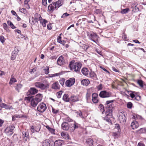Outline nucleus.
<instances>
[{
  "instance_id": "52",
  "label": "nucleus",
  "mask_w": 146,
  "mask_h": 146,
  "mask_svg": "<svg viewBox=\"0 0 146 146\" xmlns=\"http://www.w3.org/2000/svg\"><path fill=\"white\" fill-rule=\"evenodd\" d=\"M59 81L60 84L62 86L64 84L65 79L64 78L61 79Z\"/></svg>"
},
{
  "instance_id": "45",
  "label": "nucleus",
  "mask_w": 146,
  "mask_h": 146,
  "mask_svg": "<svg viewBox=\"0 0 146 146\" xmlns=\"http://www.w3.org/2000/svg\"><path fill=\"white\" fill-rule=\"evenodd\" d=\"M62 92L61 91L58 92L56 94V96L58 98H61V96L62 94Z\"/></svg>"
},
{
  "instance_id": "64",
  "label": "nucleus",
  "mask_w": 146,
  "mask_h": 146,
  "mask_svg": "<svg viewBox=\"0 0 146 146\" xmlns=\"http://www.w3.org/2000/svg\"><path fill=\"white\" fill-rule=\"evenodd\" d=\"M3 27L4 29L6 30L7 28V25L5 23H3Z\"/></svg>"
},
{
  "instance_id": "24",
  "label": "nucleus",
  "mask_w": 146,
  "mask_h": 146,
  "mask_svg": "<svg viewBox=\"0 0 146 146\" xmlns=\"http://www.w3.org/2000/svg\"><path fill=\"white\" fill-rule=\"evenodd\" d=\"M22 117H27L26 116H25L22 115L16 114L12 116V120L13 121H14L16 118H20Z\"/></svg>"
},
{
  "instance_id": "3",
  "label": "nucleus",
  "mask_w": 146,
  "mask_h": 146,
  "mask_svg": "<svg viewBox=\"0 0 146 146\" xmlns=\"http://www.w3.org/2000/svg\"><path fill=\"white\" fill-rule=\"evenodd\" d=\"M74 62L73 60L70 62L69 67L71 70L73 69L75 72H78L82 66V64L80 62L74 63Z\"/></svg>"
},
{
  "instance_id": "26",
  "label": "nucleus",
  "mask_w": 146,
  "mask_h": 146,
  "mask_svg": "<svg viewBox=\"0 0 146 146\" xmlns=\"http://www.w3.org/2000/svg\"><path fill=\"white\" fill-rule=\"evenodd\" d=\"M34 18L36 19L37 21H40L42 20V18L40 15L37 13L35 14Z\"/></svg>"
},
{
  "instance_id": "35",
  "label": "nucleus",
  "mask_w": 146,
  "mask_h": 146,
  "mask_svg": "<svg viewBox=\"0 0 146 146\" xmlns=\"http://www.w3.org/2000/svg\"><path fill=\"white\" fill-rule=\"evenodd\" d=\"M15 51H13L12 53V55L11 57V59L12 60H13L15 59L17 55V53H15Z\"/></svg>"
},
{
  "instance_id": "62",
  "label": "nucleus",
  "mask_w": 146,
  "mask_h": 146,
  "mask_svg": "<svg viewBox=\"0 0 146 146\" xmlns=\"http://www.w3.org/2000/svg\"><path fill=\"white\" fill-rule=\"evenodd\" d=\"M10 26L13 29H14L16 28V27H15L13 23L11 22L10 23Z\"/></svg>"
},
{
  "instance_id": "18",
  "label": "nucleus",
  "mask_w": 146,
  "mask_h": 146,
  "mask_svg": "<svg viewBox=\"0 0 146 146\" xmlns=\"http://www.w3.org/2000/svg\"><path fill=\"white\" fill-rule=\"evenodd\" d=\"M42 146H52V144L50 143V141L48 139H46L43 141L42 143Z\"/></svg>"
},
{
  "instance_id": "29",
  "label": "nucleus",
  "mask_w": 146,
  "mask_h": 146,
  "mask_svg": "<svg viewBox=\"0 0 146 146\" xmlns=\"http://www.w3.org/2000/svg\"><path fill=\"white\" fill-rule=\"evenodd\" d=\"M61 38L60 36H58L57 38V42L64 45L65 44L66 42L64 40H61Z\"/></svg>"
},
{
  "instance_id": "25",
  "label": "nucleus",
  "mask_w": 146,
  "mask_h": 146,
  "mask_svg": "<svg viewBox=\"0 0 146 146\" xmlns=\"http://www.w3.org/2000/svg\"><path fill=\"white\" fill-rule=\"evenodd\" d=\"M131 126L133 129L137 128L138 126V123L136 121L133 122L131 124Z\"/></svg>"
},
{
  "instance_id": "23",
  "label": "nucleus",
  "mask_w": 146,
  "mask_h": 146,
  "mask_svg": "<svg viewBox=\"0 0 146 146\" xmlns=\"http://www.w3.org/2000/svg\"><path fill=\"white\" fill-rule=\"evenodd\" d=\"M90 82L88 79H84L81 81V84L84 86H86L90 84Z\"/></svg>"
},
{
  "instance_id": "48",
  "label": "nucleus",
  "mask_w": 146,
  "mask_h": 146,
  "mask_svg": "<svg viewBox=\"0 0 146 146\" xmlns=\"http://www.w3.org/2000/svg\"><path fill=\"white\" fill-rule=\"evenodd\" d=\"M132 104L131 102H129L127 104V107L128 108L131 109L132 106Z\"/></svg>"
},
{
  "instance_id": "33",
  "label": "nucleus",
  "mask_w": 146,
  "mask_h": 146,
  "mask_svg": "<svg viewBox=\"0 0 146 146\" xmlns=\"http://www.w3.org/2000/svg\"><path fill=\"white\" fill-rule=\"evenodd\" d=\"M115 130L117 132L119 133L120 131V129L119 125L118 124H116L115 125Z\"/></svg>"
},
{
  "instance_id": "55",
  "label": "nucleus",
  "mask_w": 146,
  "mask_h": 146,
  "mask_svg": "<svg viewBox=\"0 0 146 146\" xmlns=\"http://www.w3.org/2000/svg\"><path fill=\"white\" fill-rule=\"evenodd\" d=\"M65 121H68L69 122H71L72 120L68 117H66L64 118Z\"/></svg>"
},
{
  "instance_id": "37",
  "label": "nucleus",
  "mask_w": 146,
  "mask_h": 146,
  "mask_svg": "<svg viewBox=\"0 0 146 146\" xmlns=\"http://www.w3.org/2000/svg\"><path fill=\"white\" fill-rule=\"evenodd\" d=\"M17 80L13 76H11L10 80V84H12L13 83L17 82Z\"/></svg>"
},
{
  "instance_id": "28",
  "label": "nucleus",
  "mask_w": 146,
  "mask_h": 146,
  "mask_svg": "<svg viewBox=\"0 0 146 146\" xmlns=\"http://www.w3.org/2000/svg\"><path fill=\"white\" fill-rule=\"evenodd\" d=\"M137 83L141 88H143L144 85H145L144 82L141 80H137Z\"/></svg>"
},
{
  "instance_id": "54",
  "label": "nucleus",
  "mask_w": 146,
  "mask_h": 146,
  "mask_svg": "<svg viewBox=\"0 0 146 146\" xmlns=\"http://www.w3.org/2000/svg\"><path fill=\"white\" fill-rule=\"evenodd\" d=\"M91 94L88 92L86 93V98L87 100L90 99Z\"/></svg>"
},
{
  "instance_id": "57",
  "label": "nucleus",
  "mask_w": 146,
  "mask_h": 146,
  "mask_svg": "<svg viewBox=\"0 0 146 146\" xmlns=\"http://www.w3.org/2000/svg\"><path fill=\"white\" fill-rule=\"evenodd\" d=\"M78 115L80 117L82 118H83V117L82 116V113L81 111H79L77 112Z\"/></svg>"
},
{
  "instance_id": "38",
  "label": "nucleus",
  "mask_w": 146,
  "mask_h": 146,
  "mask_svg": "<svg viewBox=\"0 0 146 146\" xmlns=\"http://www.w3.org/2000/svg\"><path fill=\"white\" fill-rule=\"evenodd\" d=\"M36 22L37 21L33 17L29 19V22L32 25H34Z\"/></svg>"
},
{
  "instance_id": "63",
  "label": "nucleus",
  "mask_w": 146,
  "mask_h": 146,
  "mask_svg": "<svg viewBox=\"0 0 146 146\" xmlns=\"http://www.w3.org/2000/svg\"><path fill=\"white\" fill-rule=\"evenodd\" d=\"M69 14H68L67 13H64L62 15V18H64L67 17L68 16Z\"/></svg>"
},
{
  "instance_id": "4",
  "label": "nucleus",
  "mask_w": 146,
  "mask_h": 146,
  "mask_svg": "<svg viewBox=\"0 0 146 146\" xmlns=\"http://www.w3.org/2000/svg\"><path fill=\"white\" fill-rule=\"evenodd\" d=\"M87 34L90 39L97 44L99 37L96 33L93 32H87Z\"/></svg>"
},
{
  "instance_id": "43",
  "label": "nucleus",
  "mask_w": 146,
  "mask_h": 146,
  "mask_svg": "<svg viewBox=\"0 0 146 146\" xmlns=\"http://www.w3.org/2000/svg\"><path fill=\"white\" fill-rule=\"evenodd\" d=\"M81 47H82V49L86 51L87 49L89 46L88 45L85 44H83L81 46Z\"/></svg>"
},
{
  "instance_id": "40",
  "label": "nucleus",
  "mask_w": 146,
  "mask_h": 146,
  "mask_svg": "<svg viewBox=\"0 0 146 146\" xmlns=\"http://www.w3.org/2000/svg\"><path fill=\"white\" fill-rule=\"evenodd\" d=\"M40 128L38 130H36L34 127L33 126H31L30 127V129L32 132L34 133L35 131L38 132L40 130Z\"/></svg>"
},
{
  "instance_id": "7",
  "label": "nucleus",
  "mask_w": 146,
  "mask_h": 146,
  "mask_svg": "<svg viewBox=\"0 0 146 146\" xmlns=\"http://www.w3.org/2000/svg\"><path fill=\"white\" fill-rule=\"evenodd\" d=\"M99 96L101 98H107L110 97L111 96V93L108 91L103 90L100 92Z\"/></svg>"
},
{
  "instance_id": "14",
  "label": "nucleus",
  "mask_w": 146,
  "mask_h": 146,
  "mask_svg": "<svg viewBox=\"0 0 146 146\" xmlns=\"http://www.w3.org/2000/svg\"><path fill=\"white\" fill-rule=\"evenodd\" d=\"M118 119L121 123H124L126 121V117L124 114H122L119 117Z\"/></svg>"
},
{
  "instance_id": "46",
  "label": "nucleus",
  "mask_w": 146,
  "mask_h": 146,
  "mask_svg": "<svg viewBox=\"0 0 146 146\" xmlns=\"http://www.w3.org/2000/svg\"><path fill=\"white\" fill-rule=\"evenodd\" d=\"M122 38L125 41H127L128 40V38L127 37L126 34L123 33L122 35Z\"/></svg>"
},
{
  "instance_id": "49",
  "label": "nucleus",
  "mask_w": 146,
  "mask_h": 146,
  "mask_svg": "<svg viewBox=\"0 0 146 146\" xmlns=\"http://www.w3.org/2000/svg\"><path fill=\"white\" fill-rule=\"evenodd\" d=\"M97 88L98 90H102L103 88L102 84H100L97 87Z\"/></svg>"
},
{
  "instance_id": "10",
  "label": "nucleus",
  "mask_w": 146,
  "mask_h": 146,
  "mask_svg": "<svg viewBox=\"0 0 146 146\" xmlns=\"http://www.w3.org/2000/svg\"><path fill=\"white\" fill-rule=\"evenodd\" d=\"M75 82V79L74 78H70L66 81L65 84L66 86L69 87L74 85Z\"/></svg>"
},
{
  "instance_id": "19",
  "label": "nucleus",
  "mask_w": 146,
  "mask_h": 146,
  "mask_svg": "<svg viewBox=\"0 0 146 146\" xmlns=\"http://www.w3.org/2000/svg\"><path fill=\"white\" fill-rule=\"evenodd\" d=\"M42 98V95L40 94H38L36 95L35 99L38 102H40Z\"/></svg>"
},
{
  "instance_id": "30",
  "label": "nucleus",
  "mask_w": 146,
  "mask_h": 146,
  "mask_svg": "<svg viewBox=\"0 0 146 146\" xmlns=\"http://www.w3.org/2000/svg\"><path fill=\"white\" fill-rule=\"evenodd\" d=\"M63 100L66 102H68L70 101V98H68V95L65 94L63 96Z\"/></svg>"
},
{
  "instance_id": "1",
  "label": "nucleus",
  "mask_w": 146,
  "mask_h": 146,
  "mask_svg": "<svg viewBox=\"0 0 146 146\" xmlns=\"http://www.w3.org/2000/svg\"><path fill=\"white\" fill-rule=\"evenodd\" d=\"M114 100L107 101L106 102V110L105 114L106 115L105 117H103V119L107 122L110 121V118L112 116L113 110L114 107V105L111 103L113 102Z\"/></svg>"
},
{
  "instance_id": "44",
  "label": "nucleus",
  "mask_w": 146,
  "mask_h": 146,
  "mask_svg": "<svg viewBox=\"0 0 146 146\" xmlns=\"http://www.w3.org/2000/svg\"><path fill=\"white\" fill-rule=\"evenodd\" d=\"M40 22L43 27H45L46 26V24L48 22V21L45 19H44L43 22Z\"/></svg>"
},
{
  "instance_id": "2",
  "label": "nucleus",
  "mask_w": 146,
  "mask_h": 146,
  "mask_svg": "<svg viewBox=\"0 0 146 146\" xmlns=\"http://www.w3.org/2000/svg\"><path fill=\"white\" fill-rule=\"evenodd\" d=\"M80 126V125L75 122L72 124L64 122L61 125L62 127L64 130L67 131L69 129L71 132H73L76 129L78 128Z\"/></svg>"
},
{
  "instance_id": "59",
  "label": "nucleus",
  "mask_w": 146,
  "mask_h": 146,
  "mask_svg": "<svg viewBox=\"0 0 146 146\" xmlns=\"http://www.w3.org/2000/svg\"><path fill=\"white\" fill-rule=\"evenodd\" d=\"M30 1V0H25L24 1V4L25 5H27V6H28L29 8H30V7H29V5L28 4V3Z\"/></svg>"
},
{
  "instance_id": "53",
  "label": "nucleus",
  "mask_w": 146,
  "mask_h": 146,
  "mask_svg": "<svg viewBox=\"0 0 146 146\" xmlns=\"http://www.w3.org/2000/svg\"><path fill=\"white\" fill-rule=\"evenodd\" d=\"M58 110H56L55 109H54L53 108H52V112L54 114H56L58 113Z\"/></svg>"
},
{
  "instance_id": "50",
  "label": "nucleus",
  "mask_w": 146,
  "mask_h": 146,
  "mask_svg": "<svg viewBox=\"0 0 146 146\" xmlns=\"http://www.w3.org/2000/svg\"><path fill=\"white\" fill-rule=\"evenodd\" d=\"M22 133L23 134V137H26L27 138L28 137V134L27 133L26 131H23L22 132Z\"/></svg>"
},
{
  "instance_id": "41",
  "label": "nucleus",
  "mask_w": 146,
  "mask_h": 146,
  "mask_svg": "<svg viewBox=\"0 0 146 146\" xmlns=\"http://www.w3.org/2000/svg\"><path fill=\"white\" fill-rule=\"evenodd\" d=\"M129 10V9L128 8H127L125 9H123L121 11V13L122 14H124L127 13Z\"/></svg>"
},
{
  "instance_id": "13",
  "label": "nucleus",
  "mask_w": 146,
  "mask_h": 146,
  "mask_svg": "<svg viewBox=\"0 0 146 146\" xmlns=\"http://www.w3.org/2000/svg\"><path fill=\"white\" fill-rule=\"evenodd\" d=\"M64 143L63 140H62L58 139L56 140L54 142V146H60L62 145Z\"/></svg>"
},
{
  "instance_id": "60",
  "label": "nucleus",
  "mask_w": 146,
  "mask_h": 146,
  "mask_svg": "<svg viewBox=\"0 0 146 146\" xmlns=\"http://www.w3.org/2000/svg\"><path fill=\"white\" fill-rule=\"evenodd\" d=\"M42 4L45 6H46L47 3V0H42Z\"/></svg>"
},
{
  "instance_id": "16",
  "label": "nucleus",
  "mask_w": 146,
  "mask_h": 146,
  "mask_svg": "<svg viewBox=\"0 0 146 146\" xmlns=\"http://www.w3.org/2000/svg\"><path fill=\"white\" fill-rule=\"evenodd\" d=\"M79 101L78 96H72L70 98V101L72 102H76Z\"/></svg>"
},
{
  "instance_id": "22",
  "label": "nucleus",
  "mask_w": 146,
  "mask_h": 146,
  "mask_svg": "<svg viewBox=\"0 0 146 146\" xmlns=\"http://www.w3.org/2000/svg\"><path fill=\"white\" fill-rule=\"evenodd\" d=\"M89 75L91 78L95 80H97V76L94 72H90Z\"/></svg>"
},
{
  "instance_id": "51",
  "label": "nucleus",
  "mask_w": 146,
  "mask_h": 146,
  "mask_svg": "<svg viewBox=\"0 0 146 146\" xmlns=\"http://www.w3.org/2000/svg\"><path fill=\"white\" fill-rule=\"evenodd\" d=\"M22 86L21 84H17L16 87V89L17 90L19 91V89L21 88Z\"/></svg>"
},
{
  "instance_id": "11",
  "label": "nucleus",
  "mask_w": 146,
  "mask_h": 146,
  "mask_svg": "<svg viewBox=\"0 0 146 146\" xmlns=\"http://www.w3.org/2000/svg\"><path fill=\"white\" fill-rule=\"evenodd\" d=\"M38 92V90L35 88H31L28 92L27 93V96L30 95H34Z\"/></svg>"
},
{
  "instance_id": "61",
  "label": "nucleus",
  "mask_w": 146,
  "mask_h": 146,
  "mask_svg": "<svg viewBox=\"0 0 146 146\" xmlns=\"http://www.w3.org/2000/svg\"><path fill=\"white\" fill-rule=\"evenodd\" d=\"M51 24H49L47 25V29L48 30H50L52 29V27H51Z\"/></svg>"
},
{
  "instance_id": "8",
  "label": "nucleus",
  "mask_w": 146,
  "mask_h": 146,
  "mask_svg": "<svg viewBox=\"0 0 146 146\" xmlns=\"http://www.w3.org/2000/svg\"><path fill=\"white\" fill-rule=\"evenodd\" d=\"M46 109V105L44 103L40 104L37 108V110L40 112H43Z\"/></svg>"
},
{
  "instance_id": "6",
  "label": "nucleus",
  "mask_w": 146,
  "mask_h": 146,
  "mask_svg": "<svg viewBox=\"0 0 146 146\" xmlns=\"http://www.w3.org/2000/svg\"><path fill=\"white\" fill-rule=\"evenodd\" d=\"M31 96H29L25 98V100H27L28 101H31V105L33 107H36L38 104L39 102L37 101L35 98H33Z\"/></svg>"
},
{
  "instance_id": "17",
  "label": "nucleus",
  "mask_w": 146,
  "mask_h": 146,
  "mask_svg": "<svg viewBox=\"0 0 146 146\" xmlns=\"http://www.w3.org/2000/svg\"><path fill=\"white\" fill-rule=\"evenodd\" d=\"M92 101L94 103H96L98 102V100L97 99L98 94L96 93H94L92 94Z\"/></svg>"
},
{
  "instance_id": "42",
  "label": "nucleus",
  "mask_w": 146,
  "mask_h": 146,
  "mask_svg": "<svg viewBox=\"0 0 146 146\" xmlns=\"http://www.w3.org/2000/svg\"><path fill=\"white\" fill-rule=\"evenodd\" d=\"M49 67L48 66H46L45 67V68L44 69L45 74H48L49 73Z\"/></svg>"
},
{
  "instance_id": "31",
  "label": "nucleus",
  "mask_w": 146,
  "mask_h": 146,
  "mask_svg": "<svg viewBox=\"0 0 146 146\" xmlns=\"http://www.w3.org/2000/svg\"><path fill=\"white\" fill-rule=\"evenodd\" d=\"M61 135L63 138L65 139H68L69 138V135L68 134L64 132H62Z\"/></svg>"
},
{
  "instance_id": "32",
  "label": "nucleus",
  "mask_w": 146,
  "mask_h": 146,
  "mask_svg": "<svg viewBox=\"0 0 146 146\" xmlns=\"http://www.w3.org/2000/svg\"><path fill=\"white\" fill-rule=\"evenodd\" d=\"M86 142L90 146H92L93 144V141L91 138H88L87 139Z\"/></svg>"
},
{
  "instance_id": "36",
  "label": "nucleus",
  "mask_w": 146,
  "mask_h": 146,
  "mask_svg": "<svg viewBox=\"0 0 146 146\" xmlns=\"http://www.w3.org/2000/svg\"><path fill=\"white\" fill-rule=\"evenodd\" d=\"M46 127L48 131L54 134L55 130L54 129L50 128L48 125H47Z\"/></svg>"
},
{
  "instance_id": "47",
  "label": "nucleus",
  "mask_w": 146,
  "mask_h": 146,
  "mask_svg": "<svg viewBox=\"0 0 146 146\" xmlns=\"http://www.w3.org/2000/svg\"><path fill=\"white\" fill-rule=\"evenodd\" d=\"M10 128V132H11V133H10V134H12L13 133V131L15 129V128L14 126L11 125Z\"/></svg>"
},
{
  "instance_id": "21",
  "label": "nucleus",
  "mask_w": 146,
  "mask_h": 146,
  "mask_svg": "<svg viewBox=\"0 0 146 146\" xmlns=\"http://www.w3.org/2000/svg\"><path fill=\"white\" fill-rule=\"evenodd\" d=\"M52 88L54 89H58L60 88V86L58 83V82H56L52 84Z\"/></svg>"
},
{
  "instance_id": "5",
  "label": "nucleus",
  "mask_w": 146,
  "mask_h": 146,
  "mask_svg": "<svg viewBox=\"0 0 146 146\" xmlns=\"http://www.w3.org/2000/svg\"><path fill=\"white\" fill-rule=\"evenodd\" d=\"M35 86L42 90H44L48 88L49 87V84L46 81L45 84L40 82H36L35 83Z\"/></svg>"
},
{
  "instance_id": "56",
  "label": "nucleus",
  "mask_w": 146,
  "mask_h": 146,
  "mask_svg": "<svg viewBox=\"0 0 146 146\" xmlns=\"http://www.w3.org/2000/svg\"><path fill=\"white\" fill-rule=\"evenodd\" d=\"M4 38L3 36H0V41H1L2 43H3L4 42Z\"/></svg>"
},
{
  "instance_id": "39",
  "label": "nucleus",
  "mask_w": 146,
  "mask_h": 146,
  "mask_svg": "<svg viewBox=\"0 0 146 146\" xmlns=\"http://www.w3.org/2000/svg\"><path fill=\"white\" fill-rule=\"evenodd\" d=\"M61 74L60 73H56L54 74H49V78L54 77L56 76H59Z\"/></svg>"
},
{
  "instance_id": "34",
  "label": "nucleus",
  "mask_w": 146,
  "mask_h": 146,
  "mask_svg": "<svg viewBox=\"0 0 146 146\" xmlns=\"http://www.w3.org/2000/svg\"><path fill=\"white\" fill-rule=\"evenodd\" d=\"M137 132L139 133H145L146 132V127L141 128L137 131Z\"/></svg>"
},
{
  "instance_id": "58",
  "label": "nucleus",
  "mask_w": 146,
  "mask_h": 146,
  "mask_svg": "<svg viewBox=\"0 0 146 146\" xmlns=\"http://www.w3.org/2000/svg\"><path fill=\"white\" fill-rule=\"evenodd\" d=\"M17 137L15 135H14L11 138V139H12V141H14L15 140L17 139ZM12 141V140H11Z\"/></svg>"
},
{
  "instance_id": "9",
  "label": "nucleus",
  "mask_w": 146,
  "mask_h": 146,
  "mask_svg": "<svg viewBox=\"0 0 146 146\" xmlns=\"http://www.w3.org/2000/svg\"><path fill=\"white\" fill-rule=\"evenodd\" d=\"M127 92H131L129 95L131 98H135V99L137 100H140L141 97L137 95V92L132 91H127Z\"/></svg>"
},
{
  "instance_id": "20",
  "label": "nucleus",
  "mask_w": 146,
  "mask_h": 146,
  "mask_svg": "<svg viewBox=\"0 0 146 146\" xmlns=\"http://www.w3.org/2000/svg\"><path fill=\"white\" fill-rule=\"evenodd\" d=\"M82 72L84 75L87 76L88 75L89 71L87 68H84L82 69Z\"/></svg>"
},
{
  "instance_id": "12",
  "label": "nucleus",
  "mask_w": 146,
  "mask_h": 146,
  "mask_svg": "<svg viewBox=\"0 0 146 146\" xmlns=\"http://www.w3.org/2000/svg\"><path fill=\"white\" fill-rule=\"evenodd\" d=\"M56 2H53L50 5L48 6V10L51 11L53 12L55 9L57 8L56 6Z\"/></svg>"
},
{
  "instance_id": "15",
  "label": "nucleus",
  "mask_w": 146,
  "mask_h": 146,
  "mask_svg": "<svg viewBox=\"0 0 146 146\" xmlns=\"http://www.w3.org/2000/svg\"><path fill=\"white\" fill-rule=\"evenodd\" d=\"M64 58L62 56H60L57 60L58 65L61 66L63 65L64 62Z\"/></svg>"
},
{
  "instance_id": "27",
  "label": "nucleus",
  "mask_w": 146,
  "mask_h": 146,
  "mask_svg": "<svg viewBox=\"0 0 146 146\" xmlns=\"http://www.w3.org/2000/svg\"><path fill=\"white\" fill-rule=\"evenodd\" d=\"M54 2L56 3V6L57 7V8H58L62 5L63 0H58L57 1L55 2Z\"/></svg>"
}]
</instances>
